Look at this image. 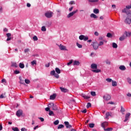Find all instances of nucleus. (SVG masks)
Returning <instances> with one entry per match:
<instances>
[{"mask_svg": "<svg viewBox=\"0 0 131 131\" xmlns=\"http://www.w3.org/2000/svg\"><path fill=\"white\" fill-rule=\"evenodd\" d=\"M6 93L2 94L1 95H0V99H4L6 98Z\"/></svg>", "mask_w": 131, "mask_h": 131, "instance_id": "bb28decb", "label": "nucleus"}, {"mask_svg": "<svg viewBox=\"0 0 131 131\" xmlns=\"http://www.w3.org/2000/svg\"><path fill=\"white\" fill-rule=\"evenodd\" d=\"M76 46L78 47V48H79V49H81V48H82V45L79 44L78 42L76 43Z\"/></svg>", "mask_w": 131, "mask_h": 131, "instance_id": "72a5a7b5", "label": "nucleus"}, {"mask_svg": "<svg viewBox=\"0 0 131 131\" xmlns=\"http://www.w3.org/2000/svg\"><path fill=\"white\" fill-rule=\"evenodd\" d=\"M99 12L100 11H99V9L97 8L94 9L93 10V13H94V14H99Z\"/></svg>", "mask_w": 131, "mask_h": 131, "instance_id": "aec40b11", "label": "nucleus"}, {"mask_svg": "<svg viewBox=\"0 0 131 131\" xmlns=\"http://www.w3.org/2000/svg\"><path fill=\"white\" fill-rule=\"evenodd\" d=\"M119 68L120 70H121L122 71H124L126 70V68H125V66H120Z\"/></svg>", "mask_w": 131, "mask_h": 131, "instance_id": "4468645a", "label": "nucleus"}, {"mask_svg": "<svg viewBox=\"0 0 131 131\" xmlns=\"http://www.w3.org/2000/svg\"><path fill=\"white\" fill-rule=\"evenodd\" d=\"M84 41H86V40H88L89 39V37H85L84 36V38L83 39Z\"/></svg>", "mask_w": 131, "mask_h": 131, "instance_id": "13d9d810", "label": "nucleus"}, {"mask_svg": "<svg viewBox=\"0 0 131 131\" xmlns=\"http://www.w3.org/2000/svg\"><path fill=\"white\" fill-rule=\"evenodd\" d=\"M14 73H15V74H19V73H20V71H19L18 70H15L14 71Z\"/></svg>", "mask_w": 131, "mask_h": 131, "instance_id": "bf43d9fd", "label": "nucleus"}, {"mask_svg": "<svg viewBox=\"0 0 131 131\" xmlns=\"http://www.w3.org/2000/svg\"><path fill=\"white\" fill-rule=\"evenodd\" d=\"M104 45V41H101L99 42V43H98L99 47H100L101 46H103Z\"/></svg>", "mask_w": 131, "mask_h": 131, "instance_id": "c03bdc74", "label": "nucleus"}, {"mask_svg": "<svg viewBox=\"0 0 131 131\" xmlns=\"http://www.w3.org/2000/svg\"><path fill=\"white\" fill-rule=\"evenodd\" d=\"M91 18H94V19H98V16L96 15V14L94 13H92L90 15Z\"/></svg>", "mask_w": 131, "mask_h": 131, "instance_id": "f3484780", "label": "nucleus"}, {"mask_svg": "<svg viewBox=\"0 0 131 131\" xmlns=\"http://www.w3.org/2000/svg\"><path fill=\"white\" fill-rule=\"evenodd\" d=\"M49 114L50 116H54V112L52 111H49Z\"/></svg>", "mask_w": 131, "mask_h": 131, "instance_id": "37998d69", "label": "nucleus"}, {"mask_svg": "<svg viewBox=\"0 0 131 131\" xmlns=\"http://www.w3.org/2000/svg\"><path fill=\"white\" fill-rule=\"evenodd\" d=\"M111 114H112V112H111V113H109V112L106 113V114H105V119H108V117H109V116H111Z\"/></svg>", "mask_w": 131, "mask_h": 131, "instance_id": "dca6fc26", "label": "nucleus"}, {"mask_svg": "<svg viewBox=\"0 0 131 131\" xmlns=\"http://www.w3.org/2000/svg\"><path fill=\"white\" fill-rule=\"evenodd\" d=\"M106 81H107V82H111V81H113V80H112V79L109 78H106Z\"/></svg>", "mask_w": 131, "mask_h": 131, "instance_id": "de8ad7c7", "label": "nucleus"}, {"mask_svg": "<svg viewBox=\"0 0 131 131\" xmlns=\"http://www.w3.org/2000/svg\"><path fill=\"white\" fill-rule=\"evenodd\" d=\"M41 30L42 31H47V29L46 28V27L42 26V27H41Z\"/></svg>", "mask_w": 131, "mask_h": 131, "instance_id": "49530a36", "label": "nucleus"}, {"mask_svg": "<svg viewBox=\"0 0 131 131\" xmlns=\"http://www.w3.org/2000/svg\"><path fill=\"white\" fill-rule=\"evenodd\" d=\"M89 3H98L99 0H88Z\"/></svg>", "mask_w": 131, "mask_h": 131, "instance_id": "c756f323", "label": "nucleus"}, {"mask_svg": "<svg viewBox=\"0 0 131 131\" xmlns=\"http://www.w3.org/2000/svg\"><path fill=\"white\" fill-rule=\"evenodd\" d=\"M11 66H12V67H15V68H17L18 67L16 62H12Z\"/></svg>", "mask_w": 131, "mask_h": 131, "instance_id": "cd10ccee", "label": "nucleus"}, {"mask_svg": "<svg viewBox=\"0 0 131 131\" xmlns=\"http://www.w3.org/2000/svg\"><path fill=\"white\" fill-rule=\"evenodd\" d=\"M19 68H20L21 69H23V68L25 67V65H24V64L22 63H19Z\"/></svg>", "mask_w": 131, "mask_h": 131, "instance_id": "5701e85b", "label": "nucleus"}, {"mask_svg": "<svg viewBox=\"0 0 131 131\" xmlns=\"http://www.w3.org/2000/svg\"><path fill=\"white\" fill-rule=\"evenodd\" d=\"M51 108V107H46V108H45V110H46V111H47V112H50V111H51V110H50V109Z\"/></svg>", "mask_w": 131, "mask_h": 131, "instance_id": "4d7b16f0", "label": "nucleus"}, {"mask_svg": "<svg viewBox=\"0 0 131 131\" xmlns=\"http://www.w3.org/2000/svg\"><path fill=\"white\" fill-rule=\"evenodd\" d=\"M39 119L41 121V122H43V121H45V119H43V118L40 117V118H39Z\"/></svg>", "mask_w": 131, "mask_h": 131, "instance_id": "052dcab7", "label": "nucleus"}, {"mask_svg": "<svg viewBox=\"0 0 131 131\" xmlns=\"http://www.w3.org/2000/svg\"><path fill=\"white\" fill-rule=\"evenodd\" d=\"M55 71L57 73V74H60V73H61V70H60V69H59L58 68H55Z\"/></svg>", "mask_w": 131, "mask_h": 131, "instance_id": "412c9836", "label": "nucleus"}, {"mask_svg": "<svg viewBox=\"0 0 131 131\" xmlns=\"http://www.w3.org/2000/svg\"><path fill=\"white\" fill-rule=\"evenodd\" d=\"M31 65H32V66H34V65H36V60H33L32 61H31Z\"/></svg>", "mask_w": 131, "mask_h": 131, "instance_id": "7c9ffc66", "label": "nucleus"}, {"mask_svg": "<svg viewBox=\"0 0 131 131\" xmlns=\"http://www.w3.org/2000/svg\"><path fill=\"white\" fill-rule=\"evenodd\" d=\"M101 126L103 127V129H104L107 126H108L107 122H104L101 124Z\"/></svg>", "mask_w": 131, "mask_h": 131, "instance_id": "423d86ee", "label": "nucleus"}, {"mask_svg": "<svg viewBox=\"0 0 131 131\" xmlns=\"http://www.w3.org/2000/svg\"><path fill=\"white\" fill-rule=\"evenodd\" d=\"M48 107H49V108H51L52 110H58V108H57V105H55L54 103L52 102L48 104Z\"/></svg>", "mask_w": 131, "mask_h": 131, "instance_id": "f257e3e1", "label": "nucleus"}, {"mask_svg": "<svg viewBox=\"0 0 131 131\" xmlns=\"http://www.w3.org/2000/svg\"><path fill=\"white\" fill-rule=\"evenodd\" d=\"M29 51H30L29 48H27V49H25L24 52H25V53H28V52H29Z\"/></svg>", "mask_w": 131, "mask_h": 131, "instance_id": "6e6d98bb", "label": "nucleus"}, {"mask_svg": "<svg viewBox=\"0 0 131 131\" xmlns=\"http://www.w3.org/2000/svg\"><path fill=\"white\" fill-rule=\"evenodd\" d=\"M33 40H34V41H36L38 40V38H37V36H34L33 37Z\"/></svg>", "mask_w": 131, "mask_h": 131, "instance_id": "c9c22d12", "label": "nucleus"}, {"mask_svg": "<svg viewBox=\"0 0 131 131\" xmlns=\"http://www.w3.org/2000/svg\"><path fill=\"white\" fill-rule=\"evenodd\" d=\"M59 47L60 50H61V51H64V50H66V47L62 45L61 44L60 45Z\"/></svg>", "mask_w": 131, "mask_h": 131, "instance_id": "f8f14e48", "label": "nucleus"}, {"mask_svg": "<svg viewBox=\"0 0 131 131\" xmlns=\"http://www.w3.org/2000/svg\"><path fill=\"white\" fill-rule=\"evenodd\" d=\"M126 37H127L126 36L125 33H124V34L119 38V40H120L121 41H122V40H124V39H125Z\"/></svg>", "mask_w": 131, "mask_h": 131, "instance_id": "39448f33", "label": "nucleus"}, {"mask_svg": "<svg viewBox=\"0 0 131 131\" xmlns=\"http://www.w3.org/2000/svg\"><path fill=\"white\" fill-rule=\"evenodd\" d=\"M19 83H20L21 84H25V83L24 82V80L22 79V77H19Z\"/></svg>", "mask_w": 131, "mask_h": 131, "instance_id": "ddd939ff", "label": "nucleus"}, {"mask_svg": "<svg viewBox=\"0 0 131 131\" xmlns=\"http://www.w3.org/2000/svg\"><path fill=\"white\" fill-rule=\"evenodd\" d=\"M112 85H113V86H117V82L116 81H114V80H113L112 81Z\"/></svg>", "mask_w": 131, "mask_h": 131, "instance_id": "a878e982", "label": "nucleus"}, {"mask_svg": "<svg viewBox=\"0 0 131 131\" xmlns=\"http://www.w3.org/2000/svg\"><path fill=\"white\" fill-rule=\"evenodd\" d=\"M80 62H79V61H76V60L74 61V63H73L74 66L76 65L77 66H79V65H80Z\"/></svg>", "mask_w": 131, "mask_h": 131, "instance_id": "6ab92c4d", "label": "nucleus"}, {"mask_svg": "<svg viewBox=\"0 0 131 131\" xmlns=\"http://www.w3.org/2000/svg\"><path fill=\"white\" fill-rule=\"evenodd\" d=\"M69 4L70 5H75L74 1H71Z\"/></svg>", "mask_w": 131, "mask_h": 131, "instance_id": "680f3d73", "label": "nucleus"}, {"mask_svg": "<svg viewBox=\"0 0 131 131\" xmlns=\"http://www.w3.org/2000/svg\"><path fill=\"white\" fill-rule=\"evenodd\" d=\"M56 97H57V94L54 93L52 95L50 96V100H55V99H56Z\"/></svg>", "mask_w": 131, "mask_h": 131, "instance_id": "9d476101", "label": "nucleus"}, {"mask_svg": "<svg viewBox=\"0 0 131 131\" xmlns=\"http://www.w3.org/2000/svg\"><path fill=\"white\" fill-rule=\"evenodd\" d=\"M129 116H130V114L129 113H128L125 115V119L124 120V122H126L127 120H128V118H129Z\"/></svg>", "mask_w": 131, "mask_h": 131, "instance_id": "6e6552de", "label": "nucleus"}, {"mask_svg": "<svg viewBox=\"0 0 131 131\" xmlns=\"http://www.w3.org/2000/svg\"><path fill=\"white\" fill-rule=\"evenodd\" d=\"M25 82L27 84H29V83H30V80H28L27 79H25Z\"/></svg>", "mask_w": 131, "mask_h": 131, "instance_id": "e433bc0d", "label": "nucleus"}, {"mask_svg": "<svg viewBox=\"0 0 131 131\" xmlns=\"http://www.w3.org/2000/svg\"><path fill=\"white\" fill-rule=\"evenodd\" d=\"M91 68L92 69H97L98 66H97V64H96L95 63H92L91 64Z\"/></svg>", "mask_w": 131, "mask_h": 131, "instance_id": "9b49d317", "label": "nucleus"}, {"mask_svg": "<svg viewBox=\"0 0 131 131\" xmlns=\"http://www.w3.org/2000/svg\"><path fill=\"white\" fill-rule=\"evenodd\" d=\"M79 38L80 40H83V38H84V35H81L79 36Z\"/></svg>", "mask_w": 131, "mask_h": 131, "instance_id": "f704fd0d", "label": "nucleus"}, {"mask_svg": "<svg viewBox=\"0 0 131 131\" xmlns=\"http://www.w3.org/2000/svg\"><path fill=\"white\" fill-rule=\"evenodd\" d=\"M60 90L63 92V93H67V92H68L67 89H65L64 88L60 87Z\"/></svg>", "mask_w": 131, "mask_h": 131, "instance_id": "2eb2a0df", "label": "nucleus"}, {"mask_svg": "<svg viewBox=\"0 0 131 131\" xmlns=\"http://www.w3.org/2000/svg\"><path fill=\"white\" fill-rule=\"evenodd\" d=\"M81 113H86V109H85L83 111H82Z\"/></svg>", "mask_w": 131, "mask_h": 131, "instance_id": "774afa93", "label": "nucleus"}, {"mask_svg": "<svg viewBox=\"0 0 131 131\" xmlns=\"http://www.w3.org/2000/svg\"><path fill=\"white\" fill-rule=\"evenodd\" d=\"M47 18H52L53 17V12H48L45 13Z\"/></svg>", "mask_w": 131, "mask_h": 131, "instance_id": "7ed1b4c3", "label": "nucleus"}, {"mask_svg": "<svg viewBox=\"0 0 131 131\" xmlns=\"http://www.w3.org/2000/svg\"><path fill=\"white\" fill-rule=\"evenodd\" d=\"M54 77H56V78H59V77H60V76H59V74L55 73L54 75Z\"/></svg>", "mask_w": 131, "mask_h": 131, "instance_id": "864d4df0", "label": "nucleus"}, {"mask_svg": "<svg viewBox=\"0 0 131 131\" xmlns=\"http://www.w3.org/2000/svg\"><path fill=\"white\" fill-rule=\"evenodd\" d=\"M107 37H112V34L108 33L106 35Z\"/></svg>", "mask_w": 131, "mask_h": 131, "instance_id": "3c124183", "label": "nucleus"}, {"mask_svg": "<svg viewBox=\"0 0 131 131\" xmlns=\"http://www.w3.org/2000/svg\"><path fill=\"white\" fill-rule=\"evenodd\" d=\"M67 128H71L72 125L69 124V122L65 121L64 122Z\"/></svg>", "mask_w": 131, "mask_h": 131, "instance_id": "0eeeda50", "label": "nucleus"}, {"mask_svg": "<svg viewBox=\"0 0 131 131\" xmlns=\"http://www.w3.org/2000/svg\"><path fill=\"white\" fill-rule=\"evenodd\" d=\"M89 127L90 128H93L95 126V124L94 123H90L89 125Z\"/></svg>", "mask_w": 131, "mask_h": 131, "instance_id": "c85d7f7f", "label": "nucleus"}, {"mask_svg": "<svg viewBox=\"0 0 131 131\" xmlns=\"http://www.w3.org/2000/svg\"><path fill=\"white\" fill-rule=\"evenodd\" d=\"M103 98L104 100L108 101V100H110V99H111V96L107 95L106 96H103Z\"/></svg>", "mask_w": 131, "mask_h": 131, "instance_id": "1a4fd4ad", "label": "nucleus"}, {"mask_svg": "<svg viewBox=\"0 0 131 131\" xmlns=\"http://www.w3.org/2000/svg\"><path fill=\"white\" fill-rule=\"evenodd\" d=\"M55 74H56V72L55 71V70L52 71L50 72L51 75H54Z\"/></svg>", "mask_w": 131, "mask_h": 131, "instance_id": "603ef678", "label": "nucleus"}, {"mask_svg": "<svg viewBox=\"0 0 131 131\" xmlns=\"http://www.w3.org/2000/svg\"><path fill=\"white\" fill-rule=\"evenodd\" d=\"M23 114V111H22L21 110H18L16 113V115L17 116V117H20Z\"/></svg>", "mask_w": 131, "mask_h": 131, "instance_id": "20e7f679", "label": "nucleus"}, {"mask_svg": "<svg viewBox=\"0 0 131 131\" xmlns=\"http://www.w3.org/2000/svg\"><path fill=\"white\" fill-rule=\"evenodd\" d=\"M73 15H74V14L73 13V12H71V13H70L68 15L67 17H68V18H70V17H72V16H73Z\"/></svg>", "mask_w": 131, "mask_h": 131, "instance_id": "4c0bfd02", "label": "nucleus"}, {"mask_svg": "<svg viewBox=\"0 0 131 131\" xmlns=\"http://www.w3.org/2000/svg\"><path fill=\"white\" fill-rule=\"evenodd\" d=\"M7 37H11V35H12V34H11V33H8L6 34Z\"/></svg>", "mask_w": 131, "mask_h": 131, "instance_id": "e2e57ef3", "label": "nucleus"}, {"mask_svg": "<svg viewBox=\"0 0 131 131\" xmlns=\"http://www.w3.org/2000/svg\"><path fill=\"white\" fill-rule=\"evenodd\" d=\"M120 112H121V113H124V112H125V110L124 109V108H123L122 106H121Z\"/></svg>", "mask_w": 131, "mask_h": 131, "instance_id": "2f4dec72", "label": "nucleus"}, {"mask_svg": "<svg viewBox=\"0 0 131 131\" xmlns=\"http://www.w3.org/2000/svg\"><path fill=\"white\" fill-rule=\"evenodd\" d=\"M12 129L13 131H19V128H18L17 127H13Z\"/></svg>", "mask_w": 131, "mask_h": 131, "instance_id": "ea45409f", "label": "nucleus"}, {"mask_svg": "<svg viewBox=\"0 0 131 131\" xmlns=\"http://www.w3.org/2000/svg\"><path fill=\"white\" fill-rule=\"evenodd\" d=\"M125 34H126V36H127V37H131V32H125Z\"/></svg>", "mask_w": 131, "mask_h": 131, "instance_id": "a211bd4d", "label": "nucleus"}, {"mask_svg": "<svg viewBox=\"0 0 131 131\" xmlns=\"http://www.w3.org/2000/svg\"><path fill=\"white\" fill-rule=\"evenodd\" d=\"M118 47V46H117V44H116V43H113V48H114V49H117Z\"/></svg>", "mask_w": 131, "mask_h": 131, "instance_id": "393cba45", "label": "nucleus"}, {"mask_svg": "<svg viewBox=\"0 0 131 131\" xmlns=\"http://www.w3.org/2000/svg\"><path fill=\"white\" fill-rule=\"evenodd\" d=\"M64 128V125L63 124L59 125L57 127L58 129H60V128Z\"/></svg>", "mask_w": 131, "mask_h": 131, "instance_id": "473e14b6", "label": "nucleus"}, {"mask_svg": "<svg viewBox=\"0 0 131 131\" xmlns=\"http://www.w3.org/2000/svg\"><path fill=\"white\" fill-rule=\"evenodd\" d=\"M90 107H92V104H91L90 102H88L87 103L86 108H89Z\"/></svg>", "mask_w": 131, "mask_h": 131, "instance_id": "09e8293b", "label": "nucleus"}, {"mask_svg": "<svg viewBox=\"0 0 131 131\" xmlns=\"http://www.w3.org/2000/svg\"><path fill=\"white\" fill-rule=\"evenodd\" d=\"M2 82L3 83H4V82H5L6 83H7V81L5 79H3L2 80Z\"/></svg>", "mask_w": 131, "mask_h": 131, "instance_id": "69168bd1", "label": "nucleus"}, {"mask_svg": "<svg viewBox=\"0 0 131 131\" xmlns=\"http://www.w3.org/2000/svg\"><path fill=\"white\" fill-rule=\"evenodd\" d=\"M92 72H94L95 73H99V72H101V70H92Z\"/></svg>", "mask_w": 131, "mask_h": 131, "instance_id": "4be33fe9", "label": "nucleus"}, {"mask_svg": "<svg viewBox=\"0 0 131 131\" xmlns=\"http://www.w3.org/2000/svg\"><path fill=\"white\" fill-rule=\"evenodd\" d=\"M105 63L106 64H107V65H110V64H111V62L110 61V60H109L108 59H106L105 60Z\"/></svg>", "mask_w": 131, "mask_h": 131, "instance_id": "58836bf2", "label": "nucleus"}, {"mask_svg": "<svg viewBox=\"0 0 131 131\" xmlns=\"http://www.w3.org/2000/svg\"><path fill=\"white\" fill-rule=\"evenodd\" d=\"M94 34L96 35V36H99V33L97 31L95 32Z\"/></svg>", "mask_w": 131, "mask_h": 131, "instance_id": "0e129e2a", "label": "nucleus"}, {"mask_svg": "<svg viewBox=\"0 0 131 131\" xmlns=\"http://www.w3.org/2000/svg\"><path fill=\"white\" fill-rule=\"evenodd\" d=\"M91 95L93 96V97L96 96V92L92 91L91 92Z\"/></svg>", "mask_w": 131, "mask_h": 131, "instance_id": "79ce46f5", "label": "nucleus"}, {"mask_svg": "<svg viewBox=\"0 0 131 131\" xmlns=\"http://www.w3.org/2000/svg\"><path fill=\"white\" fill-rule=\"evenodd\" d=\"M54 124L55 125H58L59 124V120H57L54 122Z\"/></svg>", "mask_w": 131, "mask_h": 131, "instance_id": "a18cd8bd", "label": "nucleus"}, {"mask_svg": "<svg viewBox=\"0 0 131 131\" xmlns=\"http://www.w3.org/2000/svg\"><path fill=\"white\" fill-rule=\"evenodd\" d=\"M82 97H83V98H84V99H86L91 98V97L90 96H88L85 95H83Z\"/></svg>", "mask_w": 131, "mask_h": 131, "instance_id": "a19ab883", "label": "nucleus"}, {"mask_svg": "<svg viewBox=\"0 0 131 131\" xmlns=\"http://www.w3.org/2000/svg\"><path fill=\"white\" fill-rule=\"evenodd\" d=\"M45 67H47V68L50 67V63H46L45 64Z\"/></svg>", "mask_w": 131, "mask_h": 131, "instance_id": "338daca9", "label": "nucleus"}, {"mask_svg": "<svg viewBox=\"0 0 131 131\" xmlns=\"http://www.w3.org/2000/svg\"><path fill=\"white\" fill-rule=\"evenodd\" d=\"M127 82L129 83V84H131V79L130 78H127Z\"/></svg>", "mask_w": 131, "mask_h": 131, "instance_id": "8fccbe9b", "label": "nucleus"}, {"mask_svg": "<svg viewBox=\"0 0 131 131\" xmlns=\"http://www.w3.org/2000/svg\"><path fill=\"white\" fill-rule=\"evenodd\" d=\"M72 63H73V60H70V61L67 63L68 66H69V65H71Z\"/></svg>", "mask_w": 131, "mask_h": 131, "instance_id": "5fc2aeb1", "label": "nucleus"}, {"mask_svg": "<svg viewBox=\"0 0 131 131\" xmlns=\"http://www.w3.org/2000/svg\"><path fill=\"white\" fill-rule=\"evenodd\" d=\"M104 130H105V131H112V130H113V128L109 127V128H105V129H104Z\"/></svg>", "mask_w": 131, "mask_h": 131, "instance_id": "b1692460", "label": "nucleus"}, {"mask_svg": "<svg viewBox=\"0 0 131 131\" xmlns=\"http://www.w3.org/2000/svg\"><path fill=\"white\" fill-rule=\"evenodd\" d=\"M92 46L94 50H98V49H99V43H98L97 41L93 42Z\"/></svg>", "mask_w": 131, "mask_h": 131, "instance_id": "f03ea898", "label": "nucleus"}]
</instances>
